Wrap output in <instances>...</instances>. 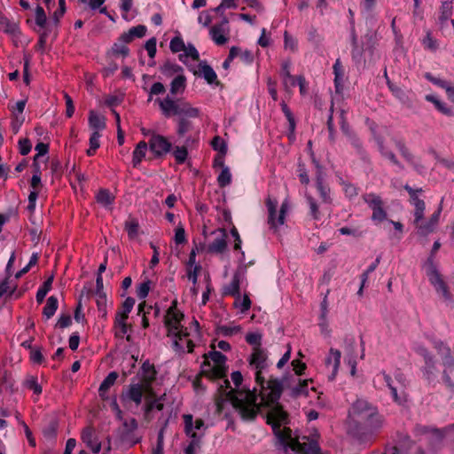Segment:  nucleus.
I'll return each instance as SVG.
<instances>
[{
  "label": "nucleus",
  "instance_id": "nucleus-64",
  "mask_svg": "<svg viewBox=\"0 0 454 454\" xmlns=\"http://www.w3.org/2000/svg\"><path fill=\"white\" fill-rule=\"evenodd\" d=\"M183 68L176 64L168 63L163 67V73L166 74H182Z\"/></svg>",
  "mask_w": 454,
  "mask_h": 454
},
{
  "label": "nucleus",
  "instance_id": "nucleus-43",
  "mask_svg": "<svg viewBox=\"0 0 454 454\" xmlns=\"http://www.w3.org/2000/svg\"><path fill=\"white\" fill-rule=\"evenodd\" d=\"M101 135L98 132H92L90 137V148L87 150V154L89 156L94 155L96 150L100 146V138Z\"/></svg>",
  "mask_w": 454,
  "mask_h": 454
},
{
  "label": "nucleus",
  "instance_id": "nucleus-26",
  "mask_svg": "<svg viewBox=\"0 0 454 454\" xmlns=\"http://www.w3.org/2000/svg\"><path fill=\"white\" fill-rule=\"evenodd\" d=\"M199 52L196 48L188 44L185 46V49L182 51V53L179 54V59L186 66H189L190 61L195 62L199 59Z\"/></svg>",
  "mask_w": 454,
  "mask_h": 454
},
{
  "label": "nucleus",
  "instance_id": "nucleus-28",
  "mask_svg": "<svg viewBox=\"0 0 454 454\" xmlns=\"http://www.w3.org/2000/svg\"><path fill=\"white\" fill-rule=\"evenodd\" d=\"M147 149L148 144L145 141H141L137 145L132 155V164L134 167H137L141 163L146 155Z\"/></svg>",
  "mask_w": 454,
  "mask_h": 454
},
{
  "label": "nucleus",
  "instance_id": "nucleus-14",
  "mask_svg": "<svg viewBox=\"0 0 454 454\" xmlns=\"http://www.w3.org/2000/svg\"><path fill=\"white\" fill-rule=\"evenodd\" d=\"M144 395H145L146 399L153 396L145 393V388L137 382L131 383L128 389L121 394V398L123 403L133 402L137 406H138L141 404Z\"/></svg>",
  "mask_w": 454,
  "mask_h": 454
},
{
  "label": "nucleus",
  "instance_id": "nucleus-23",
  "mask_svg": "<svg viewBox=\"0 0 454 454\" xmlns=\"http://www.w3.org/2000/svg\"><path fill=\"white\" fill-rule=\"evenodd\" d=\"M88 121L90 128L93 130L92 132L100 133L106 129V118L93 110L89 113Z\"/></svg>",
  "mask_w": 454,
  "mask_h": 454
},
{
  "label": "nucleus",
  "instance_id": "nucleus-63",
  "mask_svg": "<svg viewBox=\"0 0 454 454\" xmlns=\"http://www.w3.org/2000/svg\"><path fill=\"white\" fill-rule=\"evenodd\" d=\"M188 152L184 146L176 147L174 151V156L178 163H184L187 158Z\"/></svg>",
  "mask_w": 454,
  "mask_h": 454
},
{
  "label": "nucleus",
  "instance_id": "nucleus-55",
  "mask_svg": "<svg viewBox=\"0 0 454 454\" xmlns=\"http://www.w3.org/2000/svg\"><path fill=\"white\" fill-rule=\"evenodd\" d=\"M35 23L37 26H39L40 27H43L46 24V21H47V19H46V14L43 9V7L41 6H36L35 8Z\"/></svg>",
  "mask_w": 454,
  "mask_h": 454
},
{
  "label": "nucleus",
  "instance_id": "nucleus-27",
  "mask_svg": "<svg viewBox=\"0 0 454 454\" xmlns=\"http://www.w3.org/2000/svg\"><path fill=\"white\" fill-rule=\"evenodd\" d=\"M186 88V77L183 74H177L170 83V94H183Z\"/></svg>",
  "mask_w": 454,
  "mask_h": 454
},
{
  "label": "nucleus",
  "instance_id": "nucleus-50",
  "mask_svg": "<svg viewBox=\"0 0 454 454\" xmlns=\"http://www.w3.org/2000/svg\"><path fill=\"white\" fill-rule=\"evenodd\" d=\"M282 76H283L285 86H287L288 84L290 86H294L295 85V83H296L295 78L291 75L290 71H289V65L288 64H284L283 65V67H282Z\"/></svg>",
  "mask_w": 454,
  "mask_h": 454
},
{
  "label": "nucleus",
  "instance_id": "nucleus-8",
  "mask_svg": "<svg viewBox=\"0 0 454 454\" xmlns=\"http://www.w3.org/2000/svg\"><path fill=\"white\" fill-rule=\"evenodd\" d=\"M427 275L428 277L430 284L434 286L436 293L441 294L445 301H451L452 296L449 290V287L446 282L444 281L442 274L434 265L433 261L431 259L429 260V265L427 270Z\"/></svg>",
  "mask_w": 454,
  "mask_h": 454
},
{
  "label": "nucleus",
  "instance_id": "nucleus-59",
  "mask_svg": "<svg viewBox=\"0 0 454 454\" xmlns=\"http://www.w3.org/2000/svg\"><path fill=\"white\" fill-rule=\"evenodd\" d=\"M150 285L151 282L149 280L139 284L137 288V294L140 299H145L148 295L150 291Z\"/></svg>",
  "mask_w": 454,
  "mask_h": 454
},
{
  "label": "nucleus",
  "instance_id": "nucleus-21",
  "mask_svg": "<svg viewBox=\"0 0 454 454\" xmlns=\"http://www.w3.org/2000/svg\"><path fill=\"white\" fill-rule=\"evenodd\" d=\"M434 348L442 359L443 365L448 368L454 367V358L451 356L450 348L442 341L436 340L434 342Z\"/></svg>",
  "mask_w": 454,
  "mask_h": 454
},
{
  "label": "nucleus",
  "instance_id": "nucleus-16",
  "mask_svg": "<svg viewBox=\"0 0 454 454\" xmlns=\"http://www.w3.org/2000/svg\"><path fill=\"white\" fill-rule=\"evenodd\" d=\"M81 438L82 442L90 449L93 453H99L101 442L91 427L84 428L82 432Z\"/></svg>",
  "mask_w": 454,
  "mask_h": 454
},
{
  "label": "nucleus",
  "instance_id": "nucleus-46",
  "mask_svg": "<svg viewBox=\"0 0 454 454\" xmlns=\"http://www.w3.org/2000/svg\"><path fill=\"white\" fill-rule=\"evenodd\" d=\"M125 230L130 239H135L138 236L139 225L137 220L130 219L125 223Z\"/></svg>",
  "mask_w": 454,
  "mask_h": 454
},
{
  "label": "nucleus",
  "instance_id": "nucleus-54",
  "mask_svg": "<svg viewBox=\"0 0 454 454\" xmlns=\"http://www.w3.org/2000/svg\"><path fill=\"white\" fill-rule=\"evenodd\" d=\"M284 47L286 50H289L291 51H295L297 50V41L286 31L284 33Z\"/></svg>",
  "mask_w": 454,
  "mask_h": 454
},
{
  "label": "nucleus",
  "instance_id": "nucleus-58",
  "mask_svg": "<svg viewBox=\"0 0 454 454\" xmlns=\"http://www.w3.org/2000/svg\"><path fill=\"white\" fill-rule=\"evenodd\" d=\"M134 304H135V300L131 297H128L123 301L121 309L117 312L129 317V314L132 310Z\"/></svg>",
  "mask_w": 454,
  "mask_h": 454
},
{
  "label": "nucleus",
  "instance_id": "nucleus-56",
  "mask_svg": "<svg viewBox=\"0 0 454 454\" xmlns=\"http://www.w3.org/2000/svg\"><path fill=\"white\" fill-rule=\"evenodd\" d=\"M165 90H166L165 86L161 82H154L149 90L148 101L153 100V95L163 94L165 92Z\"/></svg>",
  "mask_w": 454,
  "mask_h": 454
},
{
  "label": "nucleus",
  "instance_id": "nucleus-44",
  "mask_svg": "<svg viewBox=\"0 0 454 454\" xmlns=\"http://www.w3.org/2000/svg\"><path fill=\"white\" fill-rule=\"evenodd\" d=\"M309 381L304 380L303 382L300 383L297 387H294L293 393L295 396H307L309 395ZM310 391L316 392L314 387H310Z\"/></svg>",
  "mask_w": 454,
  "mask_h": 454
},
{
  "label": "nucleus",
  "instance_id": "nucleus-49",
  "mask_svg": "<svg viewBox=\"0 0 454 454\" xmlns=\"http://www.w3.org/2000/svg\"><path fill=\"white\" fill-rule=\"evenodd\" d=\"M105 2L106 0H87L85 3H88L89 7L92 11H98L102 14H106L107 10L104 6Z\"/></svg>",
  "mask_w": 454,
  "mask_h": 454
},
{
  "label": "nucleus",
  "instance_id": "nucleus-11",
  "mask_svg": "<svg viewBox=\"0 0 454 454\" xmlns=\"http://www.w3.org/2000/svg\"><path fill=\"white\" fill-rule=\"evenodd\" d=\"M156 370L149 362H145L137 373L138 383L145 388L149 395H155L153 390V383L156 379Z\"/></svg>",
  "mask_w": 454,
  "mask_h": 454
},
{
  "label": "nucleus",
  "instance_id": "nucleus-30",
  "mask_svg": "<svg viewBox=\"0 0 454 454\" xmlns=\"http://www.w3.org/2000/svg\"><path fill=\"white\" fill-rule=\"evenodd\" d=\"M396 146L399 149L402 156L417 170L419 168H423V166L419 164L416 157L405 147V145L401 142H396Z\"/></svg>",
  "mask_w": 454,
  "mask_h": 454
},
{
  "label": "nucleus",
  "instance_id": "nucleus-24",
  "mask_svg": "<svg viewBox=\"0 0 454 454\" xmlns=\"http://www.w3.org/2000/svg\"><path fill=\"white\" fill-rule=\"evenodd\" d=\"M404 189L408 192L410 195V203L413 206L414 209H426L425 201L419 198V193L423 192L421 188L413 189L408 184L404 186Z\"/></svg>",
  "mask_w": 454,
  "mask_h": 454
},
{
  "label": "nucleus",
  "instance_id": "nucleus-39",
  "mask_svg": "<svg viewBox=\"0 0 454 454\" xmlns=\"http://www.w3.org/2000/svg\"><path fill=\"white\" fill-rule=\"evenodd\" d=\"M217 183L220 187H225L231 183V173L227 166H223V168L217 176Z\"/></svg>",
  "mask_w": 454,
  "mask_h": 454
},
{
  "label": "nucleus",
  "instance_id": "nucleus-47",
  "mask_svg": "<svg viewBox=\"0 0 454 454\" xmlns=\"http://www.w3.org/2000/svg\"><path fill=\"white\" fill-rule=\"evenodd\" d=\"M0 30L10 35L18 33V26L15 22H11L6 18L0 23Z\"/></svg>",
  "mask_w": 454,
  "mask_h": 454
},
{
  "label": "nucleus",
  "instance_id": "nucleus-34",
  "mask_svg": "<svg viewBox=\"0 0 454 454\" xmlns=\"http://www.w3.org/2000/svg\"><path fill=\"white\" fill-rule=\"evenodd\" d=\"M452 3L453 0H443L442 2L441 14L439 16V20L442 25H443L452 14Z\"/></svg>",
  "mask_w": 454,
  "mask_h": 454
},
{
  "label": "nucleus",
  "instance_id": "nucleus-38",
  "mask_svg": "<svg viewBox=\"0 0 454 454\" xmlns=\"http://www.w3.org/2000/svg\"><path fill=\"white\" fill-rule=\"evenodd\" d=\"M425 367L423 370L424 375L427 380H431L436 372V363L434 357L432 356L427 359H425Z\"/></svg>",
  "mask_w": 454,
  "mask_h": 454
},
{
  "label": "nucleus",
  "instance_id": "nucleus-12",
  "mask_svg": "<svg viewBox=\"0 0 454 454\" xmlns=\"http://www.w3.org/2000/svg\"><path fill=\"white\" fill-rule=\"evenodd\" d=\"M209 35L216 45L225 44L230 38V27L228 19L223 17L219 24L212 26L209 29Z\"/></svg>",
  "mask_w": 454,
  "mask_h": 454
},
{
  "label": "nucleus",
  "instance_id": "nucleus-6",
  "mask_svg": "<svg viewBox=\"0 0 454 454\" xmlns=\"http://www.w3.org/2000/svg\"><path fill=\"white\" fill-rule=\"evenodd\" d=\"M442 202L443 199H442L436 211L430 216V218L427 221H424L426 209H414L413 223L417 230V233L419 236L426 237L435 231L439 223L440 216L442 211Z\"/></svg>",
  "mask_w": 454,
  "mask_h": 454
},
{
  "label": "nucleus",
  "instance_id": "nucleus-33",
  "mask_svg": "<svg viewBox=\"0 0 454 454\" xmlns=\"http://www.w3.org/2000/svg\"><path fill=\"white\" fill-rule=\"evenodd\" d=\"M58 299L55 296H50L47 299L46 304L43 309V315L46 317V319L51 318L56 312L58 309Z\"/></svg>",
  "mask_w": 454,
  "mask_h": 454
},
{
  "label": "nucleus",
  "instance_id": "nucleus-7",
  "mask_svg": "<svg viewBox=\"0 0 454 454\" xmlns=\"http://www.w3.org/2000/svg\"><path fill=\"white\" fill-rule=\"evenodd\" d=\"M265 205L268 212L267 223L270 228L276 231L285 224L286 216L289 210V202L285 200L280 208L278 209V200L269 196L265 200Z\"/></svg>",
  "mask_w": 454,
  "mask_h": 454
},
{
  "label": "nucleus",
  "instance_id": "nucleus-48",
  "mask_svg": "<svg viewBox=\"0 0 454 454\" xmlns=\"http://www.w3.org/2000/svg\"><path fill=\"white\" fill-rule=\"evenodd\" d=\"M317 191L320 193V196L322 198V200L325 203L331 202V197H330V189L328 186L325 185L322 182V180L318 179L317 183Z\"/></svg>",
  "mask_w": 454,
  "mask_h": 454
},
{
  "label": "nucleus",
  "instance_id": "nucleus-52",
  "mask_svg": "<svg viewBox=\"0 0 454 454\" xmlns=\"http://www.w3.org/2000/svg\"><path fill=\"white\" fill-rule=\"evenodd\" d=\"M424 47L429 51H436L438 48L437 41L432 36L430 32L427 33V35L422 41Z\"/></svg>",
  "mask_w": 454,
  "mask_h": 454
},
{
  "label": "nucleus",
  "instance_id": "nucleus-17",
  "mask_svg": "<svg viewBox=\"0 0 454 454\" xmlns=\"http://www.w3.org/2000/svg\"><path fill=\"white\" fill-rule=\"evenodd\" d=\"M380 375L383 378L387 387L390 389L394 401L397 403H403V402H405L406 396L403 391V384H400V387L398 386H395L394 384L392 378L385 372H381Z\"/></svg>",
  "mask_w": 454,
  "mask_h": 454
},
{
  "label": "nucleus",
  "instance_id": "nucleus-2",
  "mask_svg": "<svg viewBox=\"0 0 454 454\" xmlns=\"http://www.w3.org/2000/svg\"><path fill=\"white\" fill-rule=\"evenodd\" d=\"M164 325L167 328V335L176 351L190 353L193 350L195 343L200 338L199 323L192 319L186 325L184 314L177 309L176 301L167 310Z\"/></svg>",
  "mask_w": 454,
  "mask_h": 454
},
{
  "label": "nucleus",
  "instance_id": "nucleus-37",
  "mask_svg": "<svg viewBox=\"0 0 454 454\" xmlns=\"http://www.w3.org/2000/svg\"><path fill=\"white\" fill-rule=\"evenodd\" d=\"M246 341L251 345L253 348H252V350H255V349H262L263 348L262 347V335L259 333H248L247 335H246Z\"/></svg>",
  "mask_w": 454,
  "mask_h": 454
},
{
  "label": "nucleus",
  "instance_id": "nucleus-40",
  "mask_svg": "<svg viewBox=\"0 0 454 454\" xmlns=\"http://www.w3.org/2000/svg\"><path fill=\"white\" fill-rule=\"evenodd\" d=\"M333 72H334V83L336 87V90L340 92L342 89V69H341V64L339 59L336 60V62L333 65Z\"/></svg>",
  "mask_w": 454,
  "mask_h": 454
},
{
  "label": "nucleus",
  "instance_id": "nucleus-1",
  "mask_svg": "<svg viewBox=\"0 0 454 454\" xmlns=\"http://www.w3.org/2000/svg\"><path fill=\"white\" fill-rule=\"evenodd\" d=\"M249 368L254 372L255 381L260 386V393L255 395L250 390H235L230 387L228 380L219 386L222 398L230 400L233 407L245 419H254L262 408H269L267 423L271 425L273 432L281 444L295 454H315L319 450L317 442L313 438L293 437L290 428L283 427L286 423V413L278 405L281 394V383L269 375L270 363L265 348L252 350L248 357Z\"/></svg>",
  "mask_w": 454,
  "mask_h": 454
},
{
  "label": "nucleus",
  "instance_id": "nucleus-60",
  "mask_svg": "<svg viewBox=\"0 0 454 454\" xmlns=\"http://www.w3.org/2000/svg\"><path fill=\"white\" fill-rule=\"evenodd\" d=\"M26 386L36 395H40L42 393V387L37 383L35 377L28 378L26 380Z\"/></svg>",
  "mask_w": 454,
  "mask_h": 454
},
{
  "label": "nucleus",
  "instance_id": "nucleus-32",
  "mask_svg": "<svg viewBox=\"0 0 454 454\" xmlns=\"http://www.w3.org/2000/svg\"><path fill=\"white\" fill-rule=\"evenodd\" d=\"M234 307L241 313L247 312L251 307V300L247 294L241 295L239 294L235 296Z\"/></svg>",
  "mask_w": 454,
  "mask_h": 454
},
{
  "label": "nucleus",
  "instance_id": "nucleus-4",
  "mask_svg": "<svg viewBox=\"0 0 454 454\" xmlns=\"http://www.w3.org/2000/svg\"><path fill=\"white\" fill-rule=\"evenodd\" d=\"M348 418L356 425L377 427L381 419L375 406L364 399H357L348 411Z\"/></svg>",
  "mask_w": 454,
  "mask_h": 454
},
{
  "label": "nucleus",
  "instance_id": "nucleus-9",
  "mask_svg": "<svg viewBox=\"0 0 454 454\" xmlns=\"http://www.w3.org/2000/svg\"><path fill=\"white\" fill-rule=\"evenodd\" d=\"M363 200L372 211V220L373 222L381 223L387 219V214L380 195L373 192L365 193L363 195Z\"/></svg>",
  "mask_w": 454,
  "mask_h": 454
},
{
  "label": "nucleus",
  "instance_id": "nucleus-61",
  "mask_svg": "<svg viewBox=\"0 0 454 454\" xmlns=\"http://www.w3.org/2000/svg\"><path fill=\"white\" fill-rule=\"evenodd\" d=\"M200 269L201 268L200 265H194V267H188L187 269V277L189 280L192 282L193 286L197 285L198 275Z\"/></svg>",
  "mask_w": 454,
  "mask_h": 454
},
{
  "label": "nucleus",
  "instance_id": "nucleus-25",
  "mask_svg": "<svg viewBox=\"0 0 454 454\" xmlns=\"http://www.w3.org/2000/svg\"><path fill=\"white\" fill-rule=\"evenodd\" d=\"M179 120L177 121L176 133L179 137H184L187 133L191 132L194 129L192 121L193 118H190L187 115H178Z\"/></svg>",
  "mask_w": 454,
  "mask_h": 454
},
{
  "label": "nucleus",
  "instance_id": "nucleus-18",
  "mask_svg": "<svg viewBox=\"0 0 454 454\" xmlns=\"http://www.w3.org/2000/svg\"><path fill=\"white\" fill-rule=\"evenodd\" d=\"M341 353L338 349L331 348L325 359V365L331 368V373L328 375L329 380H333L339 371L340 364Z\"/></svg>",
  "mask_w": 454,
  "mask_h": 454
},
{
  "label": "nucleus",
  "instance_id": "nucleus-53",
  "mask_svg": "<svg viewBox=\"0 0 454 454\" xmlns=\"http://www.w3.org/2000/svg\"><path fill=\"white\" fill-rule=\"evenodd\" d=\"M212 147L220 152L222 154H225L227 153V145L223 138L220 137H215L211 143Z\"/></svg>",
  "mask_w": 454,
  "mask_h": 454
},
{
  "label": "nucleus",
  "instance_id": "nucleus-41",
  "mask_svg": "<svg viewBox=\"0 0 454 454\" xmlns=\"http://www.w3.org/2000/svg\"><path fill=\"white\" fill-rule=\"evenodd\" d=\"M96 199L103 207H109L114 201V196L107 190H100L98 192Z\"/></svg>",
  "mask_w": 454,
  "mask_h": 454
},
{
  "label": "nucleus",
  "instance_id": "nucleus-36",
  "mask_svg": "<svg viewBox=\"0 0 454 454\" xmlns=\"http://www.w3.org/2000/svg\"><path fill=\"white\" fill-rule=\"evenodd\" d=\"M379 149L385 158L388 159L394 165L398 167L400 169H403V166L397 160L395 153L382 142H379Z\"/></svg>",
  "mask_w": 454,
  "mask_h": 454
},
{
  "label": "nucleus",
  "instance_id": "nucleus-19",
  "mask_svg": "<svg viewBox=\"0 0 454 454\" xmlns=\"http://www.w3.org/2000/svg\"><path fill=\"white\" fill-rule=\"evenodd\" d=\"M246 270L239 269L229 285H226L223 289V294L224 295H232L236 296L239 294V286L240 282L245 277Z\"/></svg>",
  "mask_w": 454,
  "mask_h": 454
},
{
  "label": "nucleus",
  "instance_id": "nucleus-3",
  "mask_svg": "<svg viewBox=\"0 0 454 454\" xmlns=\"http://www.w3.org/2000/svg\"><path fill=\"white\" fill-rule=\"evenodd\" d=\"M160 110L165 117L168 118L174 115H187L190 118H200L201 110L192 106L190 102L184 99H174L170 95L163 98H156Z\"/></svg>",
  "mask_w": 454,
  "mask_h": 454
},
{
  "label": "nucleus",
  "instance_id": "nucleus-57",
  "mask_svg": "<svg viewBox=\"0 0 454 454\" xmlns=\"http://www.w3.org/2000/svg\"><path fill=\"white\" fill-rule=\"evenodd\" d=\"M212 22L210 11L200 12L198 17V23L204 27H208Z\"/></svg>",
  "mask_w": 454,
  "mask_h": 454
},
{
  "label": "nucleus",
  "instance_id": "nucleus-31",
  "mask_svg": "<svg viewBox=\"0 0 454 454\" xmlns=\"http://www.w3.org/2000/svg\"><path fill=\"white\" fill-rule=\"evenodd\" d=\"M118 374L115 372H110L99 386L98 393L101 397H105L108 389L115 383Z\"/></svg>",
  "mask_w": 454,
  "mask_h": 454
},
{
  "label": "nucleus",
  "instance_id": "nucleus-13",
  "mask_svg": "<svg viewBox=\"0 0 454 454\" xmlns=\"http://www.w3.org/2000/svg\"><path fill=\"white\" fill-rule=\"evenodd\" d=\"M151 152L156 157H161L171 150V142L164 136L153 133L148 143Z\"/></svg>",
  "mask_w": 454,
  "mask_h": 454
},
{
  "label": "nucleus",
  "instance_id": "nucleus-45",
  "mask_svg": "<svg viewBox=\"0 0 454 454\" xmlns=\"http://www.w3.org/2000/svg\"><path fill=\"white\" fill-rule=\"evenodd\" d=\"M126 44L127 43H121L119 37L118 41L114 43L112 47L113 54H114L115 56L127 57L129 55V51Z\"/></svg>",
  "mask_w": 454,
  "mask_h": 454
},
{
  "label": "nucleus",
  "instance_id": "nucleus-42",
  "mask_svg": "<svg viewBox=\"0 0 454 454\" xmlns=\"http://www.w3.org/2000/svg\"><path fill=\"white\" fill-rule=\"evenodd\" d=\"M53 281V276H51L44 283L43 285L38 289L36 293V301L38 303L43 302V299L45 298L46 294L51 288V284Z\"/></svg>",
  "mask_w": 454,
  "mask_h": 454
},
{
  "label": "nucleus",
  "instance_id": "nucleus-10",
  "mask_svg": "<svg viewBox=\"0 0 454 454\" xmlns=\"http://www.w3.org/2000/svg\"><path fill=\"white\" fill-rule=\"evenodd\" d=\"M184 430L189 438L200 440L206 431V426L201 419H193L192 414H184Z\"/></svg>",
  "mask_w": 454,
  "mask_h": 454
},
{
  "label": "nucleus",
  "instance_id": "nucleus-22",
  "mask_svg": "<svg viewBox=\"0 0 454 454\" xmlns=\"http://www.w3.org/2000/svg\"><path fill=\"white\" fill-rule=\"evenodd\" d=\"M146 30V27L144 25L132 27L129 31L124 32L120 35V41L124 43H129L135 38H142L145 36Z\"/></svg>",
  "mask_w": 454,
  "mask_h": 454
},
{
  "label": "nucleus",
  "instance_id": "nucleus-5",
  "mask_svg": "<svg viewBox=\"0 0 454 454\" xmlns=\"http://www.w3.org/2000/svg\"><path fill=\"white\" fill-rule=\"evenodd\" d=\"M201 373L211 379H222L226 374V357L219 351H211L204 355Z\"/></svg>",
  "mask_w": 454,
  "mask_h": 454
},
{
  "label": "nucleus",
  "instance_id": "nucleus-20",
  "mask_svg": "<svg viewBox=\"0 0 454 454\" xmlns=\"http://www.w3.org/2000/svg\"><path fill=\"white\" fill-rule=\"evenodd\" d=\"M195 75L203 77L209 84H217V75L214 69L205 61L199 64L198 69H191Z\"/></svg>",
  "mask_w": 454,
  "mask_h": 454
},
{
  "label": "nucleus",
  "instance_id": "nucleus-62",
  "mask_svg": "<svg viewBox=\"0 0 454 454\" xmlns=\"http://www.w3.org/2000/svg\"><path fill=\"white\" fill-rule=\"evenodd\" d=\"M280 105L284 114L286 115L287 121H289L290 129L294 130L295 127V122L291 110L288 108L287 105L285 102H282Z\"/></svg>",
  "mask_w": 454,
  "mask_h": 454
},
{
  "label": "nucleus",
  "instance_id": "nucleus-51",
  "mask_svg": "<svg viewBox=\"0 0 454 454\" xmlns=\"http://www.w3.org/2000/svg\"><path fill=\"white\" fill-rule=\"evenodd\" d=\"M185 43L180 36H176L171 39L169 48L173 52H181L185 49Z\"/></svg>",
  "mask_w": 454,
  "mask_h": 454
},
{
  "label": "nucleus",
  "instance_id": "nucleus-15",
  "mask_svg": "<svg viewBox=\"0 0 454 454\" xmlns=\"http://www.w3.org/2000/svg\"><path fill=\"white\" fill-rule=\"evenodd\" d=\"M215 239L212 242L208 243L207 250L208 253L222 254L228 247L227 244V232L224 229L220 228L211 232Z\"/></svg>",
  "mask_w": 454,
  "mask_h": 454
},
{
  "label": "nucleus",
  "instance_id": "nucleus-35",
  "mask_svg": "<svg viewBox=\"0 0 454 454\" xmlns=\"http://www.w3.org/2000/svg\"><path fill=\"white\" fill-rule=\"evenodd\" d=\"M154 396L151 398H147L145 406V412L146 416H149L151 412H153L154 410L156 411H161L164 407L162 401V396L157 399H153Z\"/></svg>",
  "mask_w": 454,
  "mask_h": 454
},
{
  "label": "nucleus",
  "instance_id": "nucleus-29",
  "mask_svg": "<svg viewBox=\"0 0 454 454\" xmlns=\"http://www.w3.org/2000/svg\"><path fill=\"white\" fill-rule=\"evenodd\" d=\"M128 317V316H124L121 313L116 312L114 327L116 329L117 336L123 337L128 333V325L126 323Z\"/></svg>",
  "mask_w": 454,
  "mask_h": 454
}]
</instances>
